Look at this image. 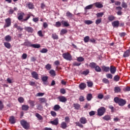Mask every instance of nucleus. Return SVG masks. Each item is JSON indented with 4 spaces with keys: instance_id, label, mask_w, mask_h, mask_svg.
<instances>
[{
    "instance_id": "obj_52",
    "label": "nucleus",
    "mask_w": 130,
    "mask_h": 130,
    "mask_svg": "<svg viewBox=\"0 0 130 130\" xmlns=\"http://www.w3.org/2000/svg\"><path fill=\"white\" fill-rule=\"evenodd\" d=\"M103 82L104 83V84H109L110 83L109 80L106 78H104L103 79Z\"/></svg>"
},
{
    "instance_id": "obj_2",
    "label": "nucleus",
    "mask_w": 130,
    "mask_h": 130,
    "mask_svg": "<svg viewBox=\"0 0 130 130\" xmlns=\"http://www.w3.org/2000/svg\"><path fill=\"white\" fill-rule=\"evenodd\" d=\"M62 56L63 58H64V59H66V60H69V61H71V60H73V56H72L71 53L69 52L63 53Z\"/></svg>"
},
{
    "instance_id": "obj_10",
    "label": "nucleus",
    "mask_w": 130,
    "mask_h": 130,
    "mask_svg": "<svg viewBox=\"0 0 130 130\" xmlns=\"http://www.w3.org/2000/svg\"><path fill=\"white\" fill-rule=\"evenodd\" d=\"M25 15V13H24V12H21L19 14H18V20H19V21H23V18L24 17V16Z\"/></svg>"
},
{
    "instance_id": "obj_24",
    "label": "nucleus",
    "mask_w": 130,
    "mask_h": 130,
    "mask_svg": "<svg viewBox=\"0 0 130 130\" xmlns=\"http://www.w3.org/2000/svg\"><path fill=\"white\" fill-rule=\"evenodd\" d=\"M92 98H93V95L91 93H88L86 96L87 101H91V100H92Z\"/></svg>"
},
{
    "instance_id": "obj_44",
    "label": "nucleus",
    "mask_w": 130,
    "mask_h": 130,
    "mask_svg": "<svg viewBox=\"0 0 130 130\" xmlns=\"http://www.w3.org/2000/svg\"><path fill=\"white\" fill-rule=\"evenodd\" d=\"M51 64L48 63L45 66V69L47 70L48 71H49L50 70H51Z\"/></svg>"
},
{
    "instance_id": "obj_42",
    "label": "nucleus",
    "mask_w": 130,
    "mask_h": 130,
    "mask_svg": "<svg viewBox=\"0 0 130 130\" xmlns=\"http://www.w3.org/2000/svg\"><path fill=\"white\" fill-rule=\"evenodd\" d=\"M29 104L30 105V107H34L35 106V101L30 100L29 101Z\"/></svg>"
},
{
    "instance_id": "obj_18",
    "label": "nucleus",
    "mask_w": 130,
    "mask_h": 130,
    "mask_svg": "<svg viewBox=\"0 0 130 130\" xmlns=\"http://www.w3.org/2000/svg\"><path fill=\"white\" fill-rule=\"evenodd\" d=\"M50 123L53 124V125H57L58 124V118H56L54 120L51 121Z\"/></svg>"
},
{
    "instance_id": "obj_47",
    "label": "nucleus",
    "mask_w": 130,
    "mask_h": 130,
    "mask_svg": "<svg viewBox=\"0 0 130 130\" xmlns=\"http://www.w3.org/2000/svg\"><path fill=\"white\" fill-rule=\"evenodd\" d=\"M90 71H89V69H87L86 70L82 72V75H84V76H87V75H88Z\"/></svg>"
},
{
    "instance_id": "obj_43",
    "label": "nucleus",
    "mask_w": 130,
    "mask_h": 130,
    "mask_svg": "<svg viewBox=\"0 0 130 130\" xmlns=\"http://www.w3.org/2000/svg\"><path fill=\"white\" fill-rule=\"evenodd\" d=\"M94 6V4H91L89 5L85 8V10H91L92 8H93V6Z\"/></svg>"
},
{
    "instance_id": "obj_61",
    "label": "nucleus",
    "mask_w": 130,
    "mask_h": 130,
    "mask_svg": "<svg viewBox=\"0 0 130 130\" xmlns=\"http://www.w3.org/2000/svg\"><path fill=\"white\" fill-rule=\"evenodd\" d=\"M123 91L125 92H128L130 91V86H127L123 89Z\"/></svg>"
},
{
    "instance_id": "obj_26",
    "label": "nucleus",
    "mask_w": 130,
    "mask_h": 130,
    "mask_svg": "<svg viewBox=\"0 0 130 130\" xmlns=\"http://www.w3.org/2000/svg\"><path fill=\"white\" fill-rule=\"evenodd\" d=\"M94 70L97 73H100L102 71L101 68H100V67L97 64L96 65L95 67H94Z\"/></svg>"
},
{
    "instance_id": "obj_1",
    "label": "nucleus",
    "mask_w": 130,
    "mask_h": 130,
    "mask_svg": "<svg viewBox=\"0 0 130 130\" xmlns=\"http://www.w3.org/2000/svg\"><path fill=\"white\" fill-rule=\"evenodd\" d=\"M115 103L118 104L119 106H124L126 104V101L118 97H115L114 99Z\"/></svg>"
},
{
    "instance_id": "obj_48",
    "label": "nucleus",
    "mask_w": 130,
    "mask_h": 130,
    "mask_svg": "<svg viewBox=\"0 0 130 130\" xmlns=\"http://www.w3.org/2000/svg\"><path fill=\"white\" fill-rule=\"evenodd\" d=\"M101 22H102V18L98 19L95 20V24H96V25H99V24H100V23H101Z\"/></svg>"
},
{
    "instance_id": "obj_7",
    "label": "nucleus",
    "mask_w": 130,
    "mask_h": 130,
    "mask_svg": "<svg viewBox=\"0 0 130 130\" xmlns=\"http://www.w3.org/2000/svg\"><path fill=\"white\" fill-rule=\"evenodd\" d=\"M58 99L60 102H62V103H64L65 102H67V99L66 96H59L58 97Z\"/></svg>"
},
{
    "instance_id": "obj_35",
    "label": "nucleus",
    "mask_w": 130,
    "mask_h": 130,
    "mask_svg": "<svg viewBox=\"0 0 130 130\" xmlns=\"http://www.w3.org/2000/svg\"><path fill=\"white\" fill-rule=\"evenodd\" d=\"M52 38H53L54 40H57V39H59L58 36L55 33L52 34Z\"/></svg>"
},
{
    "instance_id": "obj_28",
    "label": "nucleus",
    "mask_w": 130,
    "mask_h": 130,
    "mask_svg": "<svg viewBox=\"0 0 130 130\" xmlns=\"http://www.w3.org/2000/svg\"><path fill=\"white\" fill-rule=\"evenodd\" d=\"M104 15V12H98L96 14V18H102Z\"/></svg>"
},
{
    "instance_id": "obj_51",
    "label": "nucleus",
    "mask_w": 130,
    "mask_h": 130,
    "mask_svg": "<svg viewBox=\"0 0 130 130\" xmlns=\"http://www.w3.org/2000/svg\"><path fill=\"white\" fill-rule=\"evenodd\" d=\"M62 22L64 27H69V26H70V24H69L67 21H62Z\"/></svg>"
},
{
    "instance_id": "obj_31",
    "label": "nucleus",
    "mask_w": 130,
    "mask_h": 130,
    "mask_svg": "<svg viewBox=\"0 0 130 130\" xmlns=\"http://www.w3.org/2000/svg\"><path fill=\"white\" fill-rule=\"evenodd\" d=\"M24 45L25 46H27L28 47H31L32 44H31V42H30L29 41H26L24 43Z\"/></svg>"
},
{
    "instance_id": "obj_40",
    "label": "nucleus",
    "mask_w": 130,
    "mask_h": 130,
    "mask_svg": "<svg viewBox=\"0 0 130 130\" xmlns=\"http://www.w3.org/2000/svg\"><path fill=\"white\" fill-rule=\"evenodd\" d=\"M41 103H46V99L45 98H41L39 99Z\"/></svg>"
},
{
    "instance_id": "obj_60",
    "label": "nucleus",
    "mask_w": 130,
    "mask_h": 130,
    "mask_svg": "<svg viewBox=\"0 0 130 130\" xmlns=\"http://www.w3.org/2000/svg\"><path fill=\"white\" fill-rule=\"evenodd\" d=\"M55 26H56V27L58 28V27H60V26H61V23L59 21L56 22L55 23Z\"/></svg>"
},
{
    "instance_id": "obj_6",
    "label": "nucleus",
    "mask_w": 130,
    "mask_h": 130,
    "mask_svg": "<svg viewBox=\"0 0 130 130\" xmlns=\"http://www.w3.org/2000/svg\"><path fill=\"white\" fill-rule=\"evenodd\" d=\"M79 121L82 124H86L88 123V120L85 117H82L80 118Z\"/></svg>"
},
{
    "instance_id": "obj_39",
    "label": "nucleus",
    "mask_w": 130,
    "mask_h": 130,
    "mask_svg": "<svg viewBox=\"0 0 130 130\" xmlns=\"http://www.w3.org/2000/svg\"><path fill=\"white\" fill-rule=\"evenodd\" d=\"M66 16L67 17H68V18H70V19H72L73 18V14H72L69 11H68L66 13Z\"/></svg>"
},
{
    "instance_id": "obj_21",
    "label": "nucleus",
    "mask_w": 130,
    "mask_h": 130,
    "mask_svg": "<svg viewBox=\"0 0 130 130\" xmlns=\"http://www.w3.org/2000/svg\"><path fill=\"white\" fill-rule=\"evenodd\" d=\"M86 87V83H81L79 84V88L80 90H84Z\"/></svg>"
},
{
    "instance_id": "obj_29",
    "label": "nucleus",
    "mask_w": 130,
    "mask_h": 130,
    "mask_svg": "<svg viewBox=\"0 0 130 130\" xmlns=\"http://www.w3.org/2000/svg\"><path fill=\"white\" fill-rule=\"evenodd\" d=\"M49 74L51 75V77H55V76H56L55 71L52 69L49 71Z\"/></svg>"
},
{
    "instance_id": "obj_16",
    "label": "nucleus",
    "mask_w": 130,
    "mask_h": 130,
    "mask_svg": "<svg viewBox=\"0 0 130 130\" xmlns=\"http://www.w3.org/2000/svg\"><path fill=\"white\" fill-rule=\"evenodd\" d=\"M60 127L62 128V129H66L67 127H68V125L66 122H62L60 124Z\"/></svg>"
},
{
    "instance_id": "obj_11",
    "label": "nucleus",
    "mask_w": 130,
    "mask_h": 130,
    "mask_svg": "<svg viewBox=\"0 0 130 130\" xmlns=\"http://www.w3.org/2000/svg\"><path fill=\"white\" fill-rule=\"evenodd\" d=\"M93 5L95 6L96 8H98V9H102V8H103V5L100 2L95 3L93 4Z\"/></svg>"
},
{
    "instance_id": "obj_56",
    "label": "nucleus",
    "mask_w": 130,
    "mask_h": 130,
    "mask_svg": "<svg viewBox=\"0 0 130 130\" xmlns=\"http://www.w3.org/2000/svg\"><path fill=\"white\" fill-rule=\"evenodd\" d=\"M73 66H74V67H79L81 66V63H79L78 62H74L73 63Z\"/></svg>"
},
{
    "instance_id": "obj_8",
    "label": "nucleus",
    "mask_w": 130,
    "mask_h": 130,
    "mask_svg": "<svg viewBox=\"0 0 130 130\" xmlns=\"http://www.w3.org/2000/svg\"><path fill=\"white\" fill-rule=\"evenodd\" d=\"M24 30H25L26 32H28V33H33V32H34V29L30 26H25Z\"/></svg>"
},
{
    "instance_id": "obj_55",
    "label": "nucleus",
    "mask_w": 130,
    "mask_h": 130,
    "mask_svg": "<svg viewBox=\"0 0 130 130\" xmlns=\"http://www.w3.org/2000/svg\"><path fill=\"white\" fill-rule=\"evenodd\" d=\"M76 124L78 126H79V127H81V128H83V127H84V125H83V124H82L81 123H80L79 122H76Z\"/></svg>"
},
{
    "instance_id": "obj_63",
    "label": "nucleus",
    "mask_w": 130,
    "mask_h": 130,
    "mask_svg": "<svg viewBox=\"0 0 130 130\" xmlns=\"http://www.w3.org/2000/svg\"><path fill=\"white\" fill-rule=\"evenodd\" d=\"M89 114L90 116H93V115H95V112L94 111H91L89 112Z\"/></svg>"
},
{
    "instance_id": "obj_58",
    "label": "nucleus",
    "mask_w": 130,
    "mask_h": 130,
    "mask_svg": "<svg viewBox=\"0 0 130 130\" xmlns=\"http://www.w3.org/2000/svg\"><path fill=\"white\" fill-rule=\"evenodd\" d=\"M47 51H48L47 49L43 48L42 49V50L40 51V52H41V53H46V52H47Z\"/></svg>"
},
{
    "instance_id": "obj_46",
    "label": "nucleus",
    "mask_w": 130,
    "mask_h": 130,
    "mask_svg": "<svg viewBox=\"0 0 130 130\" xmlns=\"http://www.w3.org/2000/svg\"><path fill=\"white\" fill-rule=\"evenodd\" d=\"M40 45L39 44H31V47L34 48H40Z\"/></svg>"
},
{
    "instance_id": "obj_20",
    "label": "nucleus",
    "mask_w": 130,
    "mask_h": 130,
    "mask_svg": "<svg viewBox=\"0 0 130 130\" xmlns=\"http://www.w3.org/2000/svg\"><path fill=\"white\" fill-rule=\"evenodd\" d=\"M108 20L109 22H112L115 20V17L113 15H109L108 17Z\"/></svg>"
},
{
    "instance_id": "obj_12",
    "label": "nucleus",
    "mask_w": 130,
    "mask_h": 130,
    "mask_svg": "<svg viewBox=\"0 0 130 130\" xmlns=\"http://www.w3.org/2000/svg\"><path fill=\"white\" fill-rule=\"evenodd\" d=\"M102 69L103 72H105L106 73H108L110 70V68L109 67H106L105 66H102Z\"/></svg>"
},
{
    "instance_id": "obj_38",
    "label": "nucleus",
    "mask_w": 130,
    "mask_h": 130,
    "mask_svg": "<svg viewBox=\"0 0 130 130\" xmlns=\"http://www.w3.org/2000/svg\"><path fill=\"white\" fill-rule=\"evenodd\" d=\"M68 33V29H62L60 31V35H63V34H67Z\"/></svg>"
},
{
    "instance_id": "obj_19",
    "label": "nucleus",
    "mask_w": 130,
    "mask_h": 130,
    "mask_svg": "<svg viewBox=\"0 0 130 130\" xmlns=\"http://www.w3.org/2000/svg\"><path fill=\"white\" fill-rule=\"evenodd\" d=\"M114 91L115 93H119L121 92V88L119 86H116L114 87Z\"/></svg>"
},
{
    "instance_id": "obj_54",
    "label": "nucleus",
    "mask_w": 130,
    "mask_h": 130,
    "mask_svg": "<svg viewBox=\"0 0 130 130\" xmlns=\"http://www.w3.org/2000/svg\"><path fill=\"white\" fill-rule=\"evenodd\" d=\"M109 109H111L112 113H113V112H114V110H115V109L114 108V106H109Z\"/></svg>"
},
{
    "instance_id": "obj_25",
    "label": "nucleus",
    "mask_w": 130,
    "mask_h": 130,
    "mask_svg": "<svg viewBox=\"0 0 130 130\" xmlns=\"http://www.w3.org/2000/svg\"><path fill=\"white\" fill-rule=\"evenodd\" d=\"M96 66H97V63L92 62L89 63V67H90L91 69H95Z\"/></svg>"
},
{
    "instance_id": "obj_34",
    "label": "nucleus",
    "mask_w": 130,
    "mask_h": 130,
    "mask_svg": "<svg viewBox=\"0 0 130 130\" xmlns=\"http://www.w3.org/2000/svg\"><path fill=\"white\" fill-rule=\"evenodd\" d=\"M83 41L85 42V43H88V42H89V41H90V37H89L88 36L85 37L84 38Z\"/></svg>"
},
{
    "instance_id": "obj_33",
    "label": "nucleus",
    "mask_w": 130,
    "mask_h": 130,
    "mask_svg": "<svg viewBox=\"0 0 130 130\" xmlns=\"http://www.w3.org/2000/svg\"><path fill=\"white\" fill-rule=\"evenodd\" d=\"M53 109L55 110V111H58V110L60 109V106L59 105H55L53 107Z\"/></svg>"
},
{
    "instance_id": "obj_36",
    "label": "nucleus",
    "mask_w": 130,
    "mask_h": 130,
    "mask_svg": "<svg viewBox=\"0 0 130 130\" xmlns=\"http://www.w3.org/2000/svg\"><path fill=\"white\" fill-rule=\"evenodd\" d=\"M4 46L8 48V49H10L11 48V44L9 42H5L4 43Z\"/></svg>"
},
{
    "instance_id": "obj_22",
    "label": "nucleus",
    "mask_w": 130,
    "mask_h": 130,
    "mask_svg": "<svg viewBox=\"0 0 130 130\" xmlns=\"http://www.w3.org/2000/svg\"><path fill=\"white\" fill-rule=\"evenodd\" d=\"M113 27H118L119 26V21H115L112 23Z\"/></svg>"
},
{
    "instance_id": "obj_4",
    "label": "nucleus",
    "mask_w": 130,
    "mask_h": 130,
    "mask_svg": "<svg viewBox=\"0 0 130 130\" xmlns=\"http://www.w3.org/2000/svg\"><path fill=\"white\" fill-rule=\"evenodd\" d=\"M106 112V109L104 107H102L98 110V115H99V116H102Z\"/></svg>"
},
{
    "instance_id": "obj_30",
    "label": "nucleus",
    "mask_w": 130,
    "mask_h": 130,
    "mask_svg": "<svg viewBox=\"0 0 130 130\" xmlns=\"http://www.w3.org/2000/svg\"><path fill=\"white\" fill-rule=\"evenodd\" d=\"M73 107H74L75 109H77V110H79V109L81 108V106L79 104H74Z\"/></svg>"
},
{
    "instance_id": "obj_23",
    "label": "nucleus",
    "mask_w": 130,
    "mask_h": 130,
    "mask_svg": "<svg viewBox=\"0 0 130 130\" xmlns=\"http://www.w3.org/2000/svg\"><path fill=\"white\" fill-rule=\"evenodd\" d=\"M103 119H104V120H106L107 121H108V120H110V119H111V117L109 115H106L103 117Z\"/></svg>"
},
{
    "instance_id": "obj_50",
    "label": "nucleus",
    "mask_w": 130,
    "mask_h": 130,
    "mask_svg": "<svg viewBox=\"0 0 130 130\" xmlns=\"http://www.w3.org/2000/svg\"><path fill=\"white\" fill-rule=\"evenodd\" d=\"M5 108V106L4 105V103L2 101H0V110H3Z\"/></svg>"
},
{
    "instance_id": "obj_14",
    "label": "nucleus",
    "mask_w": 130,
    "mask_h": 130,
    "mask_svg": "<svg viewBox=\"0 0 130 130\" xmlns=\"http://www.w3.org/2000/svg\"><path fill=\"white\" fill-rule=\"evenodd\" d=\"M130 55V50H126L123 55V57H128V56H129Z\"/></svg>"
},
{
    "instance_id": "obj_13",
    "label": "nucleus",
    "mask_w": 130,
    "mask_h": 130,
    "mask_svg": "<svg viewBox=\"0 0 130 130\" xmlns=\"http://www.w3.org/2000/svg\"><path fill=\"white\" fill-rule=\"evenodd\" d=\"M31 76L34 79L36 80H39V78H38L39 75L38 74L37 72L34 71L31 73Z\"/></svg>"
},
{
    "instance_id": "obj_3",
    "label": "nucleus",
    "mask_w": 130,
    "mask_h": 130,
    "mask_svg": "<svg viewBox=\"0 0 130 130\" xmlns=\"http://www.w3.org/2000/svg\"><path fill=\"white\" fill-rule=\"evenodd\" d=\"M20 124H21L22 127H23V128L25 129H30V123L25 120H21L20 121Z\"/></svg>"
},
{
    "instance_id": "obj_27",
    "label": "nucleus",
    "mask_w": 130,
    "mask_h": 130,
    "mask_svg": "<svg viewBox=\"0 0 130 130\" xmlns=\"http://www.w3.org/2000/svg\"><path fill=\"white\" fill-rule=\"evenodd\" d=\"M9 121L12 123V124H14V123H16V121L15 120V117L14 116H11L10 117L9 119Z\"/></svg>"
},
{
    "instance_id": "obj_15",
    "label": "nucleus",
    "mask_w": 130,
    "mask_h": 130,
    "mask_svg": "<svg viewBox=\"0 0 130 130\" xmlns=\"http://www.w3.org/2000/svg\"><path fill=\"white\" fill-rule=\"evenodd\" d=\"M26 7L31 10L34 8V4L31 2H28L26 4Z\"/></svg>"
},
{
    "instance_id": "obj_9",
    "label": "nucleus",
    "mask_w": 130,
    "mask_h": 130,
    "mask_svg": "<svg viewBox=\"0 0 130 130\" xmlns=\"http://www.w3.org/2000/svg\"><path fill=\"white\" fill-rule=\"evenodd\" d=\"M110 71L112 75H114L116 73V68L113 66H111L110 68Z\"/></svg>"
},
{
    "instance_id": "obj_37",
    "label": "nucleus",
    "mask_w": 130,
    "mask_h": 130,
    "mask_svg": "<svg viewBox=\"0 0 130 130\" xmlns=\"http://www.w3.org/2000/svg\"><path fill=\"white\" fill-rule=\"evenodd\" d=\"M120 79V77L118 75H115L114 77L113 80L115 82H118Z\"/></svg>"
},
{
    "instance_id": "obj_5",
    "label": "nucleus",
    "mask_w": 130,
    "mask_h": 130,
    "mask_svg": "<svg viewBox=\"0 0 130 130\" xmlns=\"http://www.w3.org/2000/svg\"><path fill=\"white\" fill-rule=\"evenodd\" d=\"M12 24V20L10 18H7L5 19V24L4 26V28H8L10 27Z\"/></svg>"
},
{
    "instance_id": "obj_53",
    "label": "nucleus",
    "mask_w": 130,
    "mask_h": 130,
    "mask_svg": "<svg viewBox=\"0 0 130 130\" xmlns=\"http://www.w3.org/2000/svg\"><path fill=\"white\" fill-rule=\"evenodd\" d=\"M47 80H48V77L47 76H44L42 77V81H43V82H46Z\"/></svg>"
},
{
    "instance_id": "obj_49",
    "label": "nucleus",
    "mask_w": 130,
    "mask_h": 130,
    "mask_svg": "<svg viewBox=\"0 0 130 130\" xmlns=\"http://www.w3.org/2000/svg\"><path fill=\"white\" fill-rule=\"evenodd\" d=\"M84 23L86 24V25H91V24H93V21L91 20H85Z\"/></svg>"
},
{
    "instance_id": "obj_41",
    "label": "nucleus",
    "mask_w": 130,
    "mask_h": 130,
    "mask_svg": "<svg viewBox=\"0 0 130 130\" xmlns=\"http://www.w3.org/2000/svg\"><path fill=\"white\" fill-rule=\"evenodd\" d=\"M36 116L37 117V118H38V119H39V120H42V119H43L42 116L39 113H36Z\"/></svg>"
},
{
    "instance_id": "obj_57",
    "label": "nucleus",
    "mask_w": 130,
    "mask_h": 130,
    "mask_svg": "<svg viewBox=\"0 0 130 130\" xmlns=\"http://www.w3.org/2000/svg\"><path fill=\"white\" fill-rule=\"evenodd\" d=\"M106 77L107 78V79H111L113 77V76H112L111 74H106Z\"/></svg>"
},
{
    "instance_id": "obj_64",
    "label": "nucleus",
    "mask_w": 130,
    "mask_h": 130,
    "mask_svg": "<svg viewBox=\"0 0 130 130\" xmlns=\"http://www.w3.org/2000/svg\"><path fill=\"white\" fill-rule=\"evenodd\" d=\"M51 115H52V116H53L54 117H55V116H56V112H55L53 111H51Z\"/></svg>"
},
{
    "instance_id": "obj_59",
    "label": "nucleus",
    "mask_w": 130,
    "mask_h": 130,
    "mask_svg": "<svg viewBox=\"0 0 130 130\" xmlns=\"http://www.w3.org/2000/svg\"><path fill=\"white\" fill-rule=\"evenodd\" d=\"M84 59L83 57H79L77 58V61L79 62L84 61Z\"/></svg>"
},
{
    "instance_id": "obj_32",
    "label": "nucleus",
    "mask_w": 130,
    "mask_h": 130,
    "mask_svg": "<svg viewBox=\"0 0 130 130\" xmlns=\"http://www.w3.org/2000/svg\"><path fill=\"white\" fill-rule=\"evenodd\" d=\"M5 39L7 42H10L12 40V37L10 35H7L5 37Z\"/></svg>"
},
{
    "instance_id": "obj_45",
    "label": "nucleus",
    "mask_w": 130,
    "mask_h": 130,
    "mask_svg": "<svg viewBox=\"0 0 130 130\" xmlns=\"http://www.w3.org/2000/svg\"><path fill=\"white\" fill-rule=\"evenodd\" d=\"M18 100L19 103H24V101H25V100H24V98L21 96L18 99Z\"/></svg>"
},
{
    "instance_id": "obj_62",
    "label": "nucleus",
    "mask_w": 130,
    "mask_h": 130,
    "mask_svg": "<svg viewBox=\"0 0 130 130\" xmlns=\"http://www.w3.org/2000/svg\"><path fill=\"white\" fill-rule=\"evenodd\" d=\"M88 87H92L93 86V82H87Z\"/></svg>"
},
{
    "instance_id": "obj_17",
    "label": "nucleus",
    "mask_w": 130,
    "mask_h": 130,
    "mask_svg": "<svg viewBox=\"0 0 130 130\" xmlns=\"http://www.w3.org/2000/svg\"><path fill=\"white\" fill-rule=\"evenodd\" d=\"M21 109L23 111H28V110H29V106L27 105H23L21 107Z\"/></svg>"
}]
</instances>
